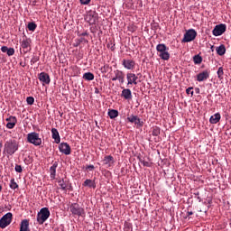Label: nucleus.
<instances>
[{
  "mask_svg": "<svg viewBox=\"0 0 231 231\" xmlns=\"http://www.w3.org/2000/svg\"><path fill=\"white\" fill-rule=\"evenodd\" d=\"M19 151V143L15 139H10L4 145V153L14 156Z\"/></svg>",
  "mask_w": 231,
  "mask_h": 231,
  "instance_id": "nucleus-1",
  "label": "nucleus"
},
{
  "mask_svg": "<svg viewBox=\"0 0 231 231\" xmlns=\"http://www.w3.org/2000/svg\"><path fill=\"white\" fill-rule=\"evenodd\" d=\"M156 50L159 53V57L162 60H169L171 59V54L169 53V47L164 43H160L156 46Z\"/></svg>",
  "mask_w": 231,
  "mask_h": 231,
  "instance_id": "nucleus-2",
  "label": "nucleus"
},
{
  "mask_svg": "<svg viewBox=\"0 0 231 231\" xmlns=\"http://www.w3.org/2000/svg\"><path fill=\"white\" fill-rule=\"evenodd\" d=\"M50 216V209L48 208H42L37 214V222L39 223V225H44Z\"/></svg>",
  "mask_w": 231,
  "mask_h": 231,
  "instance_id": "nucleus-3",
  "label": "nucleus"
},
{
  "mask_svg": "<svg viewBox=\"0 0 231 231\" xmlns=\"http://www.w3.org/2000/svg\"><path fill=\"white\" fill-rule=\"evenodd\" d=\"M27 142L37 147L42 143V139L39 137V134L36 132H32L27 134Z\"/></svg>",
  "mask_w": 231,
  "mask_h": 231,
  "instance_id": "nucleus-4",
  "label": "nucleus"
},
{
  "mask_svg": "<svg viewBox=\"0 0 231 231\" xmlns=\"http://www.w3.org/2000/svg\"><path fill=\"white\" fill-rule=\"evenodd\" d=\"M70 208V212L71 214H73V216H79L80 217V216H86V212L84 211V209L80 207V205L77 204V203H73L70 205L69 207Z\"/></svg>",
  "mask_w": 231,
  "mask_h": 231,
  "instance_id": "nucleus-5",
  "label": "nucleus"
},
{
  "mask_svg": "<svg viewBox=\"0 0 231 231\" xmlns=\"http://www.w3.org/2000/svg\"><path fill=\"white\" fill-rule=\"evenodd\" d=\"M196 37H198V32L196 30L189 29L185 32L182 42H192Z\"/></svg>",
  "mask_w": 231,
  "mask_h": 231,
  "instance_id": "nucleus-6",
  "label": "nucleus"
},
{
  "mask_svg": "<svg viewBox=\"0 0 231 231\" xmlns=\"http://www.w3.org/2000/svg\"><path fill=\"white\" fill-rule=\"evenodd\" d=\"M13 215L11 212L3 216L2 219H0V228H6L10 223H12Z\"/></svg>",
  "mask_w": 231,
  "mask_h": 231,
  "instance_id": "nucleus-7",
  "label": "nucleus"
},
{
  "mask_svg": "<svg viewBox=\"0 0 231 231\" xmlns=\"http://www.w3.org/2000/svg\"><path fill=\"white\" fill-rule=\"evenodd\" d=\"M21 48L23 50V53L32 51V39L26 38L20 42Z\"/></svg>",
  "mask_w": 231,
  "mask_h": 231,
  "instance_id": "nucleus-8",
  "label": "nucleus"
},
{
  "mask_svg": "<svg viewBox=\"0 0 231 231\" xmlns=\"http://www.w3.org/2000/svg\"><path fill=\"white\" fill-rule=\"evenodd\" d=\"M226 32V25L224 23H220L216 25L212 31V33L215 37H219V35H223Z\"/></svg>",
  "mask_w": 231,
  "mask_h": 231,
  "instance_id": "nucleus-9",
  "label": "nucleus"
},
{
  "mask_svg": "<svg viewBox=\"0 0 231 231\" xmlns=\"http://www.w3.org/2000/svg\"><path fill=\"white\" fill-rule=\"evenodd\" d=\"M60 152L65 154L66 156H69L71 154V146L68 144V143H61L59 145Z\"/></svg>",
  "mask_w": 231,
  "mask_h": 231,
  "instance_id": "nucleus-10",
  "label": "nucleus"
},
{
  "mask_svg": "<svg viewBox=\"0 0 231 231\" xmlns=\"http://www.w3.org/2000/svg\"><path fill=\"white\" fill-rule=\"evenodd\" d=\"M86 21L90 24H95L98 21V14L97 12H90L87 14Z\"/></svg>",
  "mask_w": 231,
  "mask_h": 231,
  "instance_id": "nucleus-11",
  "label": "nucleus"
},
{
  "mask_svg": "<svg viewBox=\"0 0 231 231\" xmlns=\"http://www.w3.org/2000/svg\"><path fill=\"white\" fill-rule=\"evenodd\" d=\"M5 122H7V124H6L7 129H14V127H15V125L17 124V117L14 116H10L9 117H7L5 119Z\"/></svg>",
  "mask_w": 231,
  "mask_h": 231,
  "instance_id": "nucleus-12",
  "label": "nucleus"
},
{
  "mask_svg": "<svg viewBox=\"0 0 231 231\" xmlns=\"http://www.w3.org/2000/svg\"><path fill=\"white\" fill-rule=\"evenodd\" d=\"M210 77L209 70H204L197 75L198 82H205Z\"/></svg>",
  "mask_w": 231,
  "mask_h": 231,
  "instance_id": "nucleus-13",
  "label": "nucleus"
},
{
  "mask_svg": "<svg viewBox=\"0 0 231 231\" xmlns=\"http://www.w3.org/2000/svg\"><path fill=\"white\" fill-rule=\"evenodd\" d=\"M40 82H42L43 86L44 84H50V82H51V79H50V75L46 72H42L39 74L38 77Z\"/></svg>",
  "mask_w": 231,
  "mask_h": 231,
  "instance_id": "nucleus-14",
  "label": "nucleus"
},
{
  "mask_svg": "<svg viewBox=\"0 0 231 231\" xmlns=\"http://www.w3.org/2000/svg\"><path fill=\"white\" fill-rule=\"evenodd\" d=\"M135 65H136V63L133 60H123V66L126 69H134Z\"/></svg>",
  "mask_w": 231,
  "mask_h": 231,
  "instance_id": "nucleus-15",
  "label": "nucleus"
},
{
  "mask_svg": "<svg viewBox=\"0 0 231 231\" xmlns=\"http://www.w3.org/2000/svg\"><path fill=\"white\" fill-rule=\"evenodd\" d=\"M57 167H59V162H55L50 168V176L51 180H55V176H57Z\"/></svg>",
  "mask_w": 231,
  "mask_h": 231,
  "instance_id": "nucleus-16",
  "label": "nucleus"
},
{
  "mask_svg": "<svg viewBox=\"0 0 231 231\" xmlns=\"http://www.w3.org/2000/svg\"><path fill=\"white\" fill-rule=\"evenodd\" d=\"M51 134L53 140H55V143H60V134H59V130H57V128L51 129Z\"/></svg>",
  "mask_w": 231,
  "mask_h": 231,
  "instance_id": "nucleus-17",
  "label": "nucleus"
},
{
  "mask_svg": "<svg viewBox=\"0 0 231 231\" xmlns=\"http://www.w3.org/2000/svg\"><path fill=\"white\" fill-rule=\"evenodd\" d=\"M103 163L108 167H111L113 163H115V158H113L111 155H106L103 160Z\"/></svg>",
  "mask_w": 231,
  "mask_h": 231,
  "instance_id": "nucleus-18",
  "label": "nucleus"
},
{
  "mask_svg": "<svg viewBox=\"0 0 231 231\" xmlns=\"http://www.w3.org/2000/svg\"><path fill=\"white\" fill-rule=\"evenodd\" d=\"M128 84H136V80L138 79V77H136V75H134V73H128L126 76Z\"/></svg>",
  "mask_w": 231,
  "mask_h": 231,
  "instance_id": "nucleus-19",
  "label": "nucleus"
},
{
  "mask_svg": "<svg viewBox=\"0 0 231 231\" xmlns=\"http://www.w3.org/2000/svg\"><path fill=\"white\" fill-rule=\"evenodd\" d=\"M83 187H89V189H97V184L95 183V180L87 179L83 183Z\"/></svg>",
  "mask_w": 231,
  "mask_h": 231,
  "instance_id": "nucleus-20",
  "label": "nucleus"
},
{
  "mask_svg": "<svg viewBox=\"0 0 231 231\" xmlns=\"http://www.w3.org/2000/svg\"><path fill=\"white\" fill-rule=\"evenodd\" d=\"M221 120V114L217 113L214 116H211L209 118V123L210 124H217Z\"/></svg>",
  "mask_w": 231,
  "mask_h": 231,
  "instance_id": "nucleus-21",
  "label": "nucleus"
},
{
  "mask_svg": "<svg viewBox=\"0 0 231 231\" xmlns=\"http://www.w3.org/2000/svg\"><path fill=\"white\" fill-rule=\"evenodd\" d=\"M115 75L119 82H121V84H124V79H125V75L124 74V72L120 70H116Z\"/></svg>",
  "mask_w": 231,
  "mask_h": 231,
  "instance_id": "nucleus-22",
  "label": "nucleus"
},
{
  "mask_svg": "<svg viewBox=\"0 0 231 231\" xmlns=\"http://www.w3.org/2000/svg\"><path fill=\"white\" fill-rule=\"evenodd\" d=\"M122 97H124V98H125V100L131 99V97H133V95L131 94V89H129V88L123 89Z\"/></svg>",
  "mask_w": 231,
  "mask_h": 231,
  "instance_id": "nucleus-23",
  "label": "nucleus"
},
{
  "mask_svg": "<svg viewBox=\"0 0 231 231\" xmlns=\"http://www.w3.org/2000/svg\"><path fill=\"white\" fill-rule=\"evenodd\" d=\"M58 183H59V185L60 186V189H61L62 190H66V189H68V185H69L68 180H65L64 179H62V180H60L58 181Z\"/></svg>",
  "mask_w": 231,
  "mask_h": 231,
  "instance_id": "nucleus-24",
  "label": "nucleus"
},
{
  "mask_svg": "<svg viewBox=\"0 0 231 231\" xmlns=\"http://www.w3.org/2000/svg\"><path fill=\"white\" fill-rule=\"evenodd\" d=\"M217 55L223 56L225 53H226V48H225V45H220L217 48Z\"/></svg>",
  "mask_w": 231,
  "mask_h": 231,
  "instance_id": "nucleus-25",
  "label": "nucleus"
},
{
  "mask_svg": "<svg viewBox=\"0 0 231 231\" xmlns=\"http://www.w3.org/2000/svg\"><path fill=\"white\" fill-rule=\"evenodd\" d=\"M108 116L113 120L118 116V110L110 109L108 110Z\"/></svg>",
  "mask_w": 231,
  "mask_h": 231,
  "instance_id": "nucleus-26",
  "label": "nucleus"
},
{
  "mask_svg": "<svg viewBox=\"0 0 231 231\" xmlns=\"http://www.w3.org/2000/svg\"><path fill=\"white\" fill-rule=\"evenodd\" d=\"M83 79L85 80H95V75L91 72H86L84 75H83Z\"/></svg>",
  "mask_w": 231,
  "mask_h": 231,
  "instance_id": "nucleus-27",
  "label": "nucleus"
},
{
  "mask_svg": "<svg viewBox=\"0 0 231 231\" xmlns=\"http://www.w3.org/2000/svg\"><path fill=\"white\" fill-rule=\"evenodd\" d=\"M9 187L12 190H15L16 189H19V184H17V182H15V179L13 178L10 180Z\"/></svg>",
  "mask_w": 231,
  "mask_h": 231,
  "instance_id": "nucleus-28",
  "label": "nucleus"
},
{
  "mask_svg": "<svg viewBox=\"0 0 231 231\" xmlns=\"http://www.w3.org/2000/svg\"><path fill=\"white\" fill-rule=\"evenodd\" d=\"M150 133H152V136H158V134H160V127L158 126L152 127Z\"/></svg>",
  "mask_w": 231,
  "mask_h": 231,
  "instance_id": "nucleus-29",
  "label": "nucleus"
},
{
  "mask_svg": "<svg viewBox=\"0 0 231 231\" xmlns=\"http://www.w3.org/2000/svg\"><path fill=\"white\" fill-rule=\"evenodd\" d=\"M27 28L29 32H35V30H37V25L35 24V23L31 22L28 23Z\"/></svg>",
  "mask_w": 231,
  "mask_h": 231,
  "instance_id": "nucleus-30",
  "label": "nucleus"
},
{
  "mask_svg": "<svg viewBox=\"0 0 231 231\" xmlns=\"http://www.w3.org/2000/svg\"><path fill=\"white\" fill-rule=\"evenodd\" d=\"M40 59L41 58L39 57V55L33 53L32 58L31 59V66H33V64L39 62Z\"/></svg>",
  "mask_w": 231,
  "mask_h": 231,
  "instance_id": "nucleus-31",
  "label": "nucleus"
},
{
  "mask_svg": "<svg viewBox=\"0 0 231 231\" xmlns=\"http://www.w3.org/2000/svg\"><path fill=\"white\" fill-rule=\"evenodd\" d=\"M193 62L194 64H201V62H203V58H201L199 55H195L193 57Z\"/></svg>",
  "mask_w": 231,
  "mask_h": 231,
  "instance_id": "nucleus-32",
  "label": "nucleus"
},
{
  "mask_svg": "<svg viewBox=\"0 0 231 231\" xmlns=\"http://www.w3.org/2000/svg\"><path fill=\"white\" fill-rule=\"evenodd\" d=\"M128 122H131V124H135V122H138V116H130L127 117Z\"/></svg>",
  "mask_w": 231,
  "mask_h": 231,
  "instance_id": "nucleus-33",
  "label": "nucleus"
},
{
  "mask_svg": "<svg viewBox=\"0 0 231 231\" xmlns=\"http://www.w3.org/2000/svg\"><path fill=\"white\" fill-rule=\"evenodd\" d=\"M26 102H27L28 106H33V104L35 102V98H33V97H28L26 98Z\"/></svg>",
  "mask_w": 231,
  "mask_h": 231,
  "instance_id": "nucleus-34",
  "label": "nucleus"
},
{
  "mask_svg": "<svg viewBox=\"0 0 231 231\" xmlns=\"http://www.w3.org/2000/svg\"><path fill=\"white\" fill-rule=\"evenodd\" d=\"M6 54L8 55V57H12L15 54V50L14 48H9L7 49Z\"/></svg>",
  "mask_w": 231,
  "mask_h": 231,
  "instance_id": "nucleus-35",
  "label": "nucleus"
},
{
  "mask_svg": "<svg viewBox=\"0 0 231 231\" xmlns=\"http://www.w3.org/2000/svg\"><path fill=\"white\" fill-rule=\"evenodd\" d=\"M192 89H194V88H192V87L188 88L186 89L187 95H191V97H193L194 96V91H192Z\"/></svg>",
  "mask_w": 231,
  "mask_h": 231,
  "instance_id": "nucleus-36",
  "label": "nucleus"
},
{
  "mask_svg": "<svg viewBox=\"0 0 231 231\" xmlns=\"http://www.w3.org/2000/svg\"><path fill=\"white\" fill-rule=\"evenodd\" d=\"M14 171L19 173L23 172V166L16 164L14 167Z\"/></svg>",
  "mask_w": 231,
  "mask_h": 231,
  "instance_id": "nucleus-37",
  "label": "nucleus"
},
{
  "mask_svg": "<svg viewBox=\"0 0 231 231\" xmlns=\"http://www.w3.org/2000/svg\"><path fill=\"white\" fill-rule=\"evenodd\" d=\"M217 73L218 79H221L223 77V74H224L223 67L218 68V70H217Z\"/></svg>",
  "mask_w": 231,
  "mask_h": 231,
  "instance_id": "nucleus-38",
  "label": "nucleus"
},
{
  "mask_svg": "<svg viewBox=\"0 0 231 231\" xmlns=\"http://www.w3.org/2000/svg\"><path fill=\"white\" fill-rule=\"evenodd\" d=\"M135 125H137V127H142L143 125V122L140 120V118H138V121H135Z\"/></svg>",
  "mask_w": 231,
  "mask_h": 231,
  "instance_id": "nucleus-39",
  "label": "nucleus"
},
{
  "mask_svg": "<svg viewBox=\"0 0 231 231\" xmlns=\"http://www.w3.org/2000/svg\"><path fill=\"white\" fill-rule=\"evenodd\" d=\"M82 5H89L91 0H79Z\"/></svg>",
  "mask_w": 231,
  "mask_h": 231,
  "instance_id": "nucleus-40",
  "label": "nucleus"
},
{
  "mask_svg": "<svg viewBox=\"0 0 231 231\" xmlns=\"http://www.w3.org/2000/svg\"><path fill=\"white\" fill-rule=\"evenodd\" d=\"M8 49H9V48H7L6 46H3V47L1 48V51H2L3 53H7V52H8Z\"/></svg>",
  "mask_w": 231,
  "mask_h": 231,
  "instance_id": "nucleus-41",
  "label": "nucleus"
},
{
  "mask_svg": "<svg viewBox=\"0 0 231 231\" xmlns=\"http://www.w3.org/2000/svg\"><path fill=\"white\" fill-rule=\"evenodd\" d=\"M87 169H88V171H94L95 170V166L93 164L88 165Z\"/></svg>",
  "mask_w": 231,
  "mask_h": 231,
  "instance_id": "nucleus-42",
  "label": "nucleus"
},
{
  "mask_svg": "<svg viewBox=\"0 0 231 231\" xmlns=\"http://www.w3.org/2000/svg\"><path fill=\"white\" fill-rule=\"evenodd\" d=\"M106 68H108L107 65H105L104 67L101 68V71L102 73H106L107 70L106 69Z\"/></svg>",
  "mask_w": 231,
  "mask_h": 231,
  "instance_id": "nucleus-43",
  "label": "nucleus"
},
{
  "mask_svg": "<svg viewBox=\"0 0 231 231\" xmlns=\"http://www.w3.org/2000/svg\"><path fill=\"white\" fill-rule=\"evenodd\" d=\"M1 149H3V142H0V156H1Z\"/></svg>",
  "mask_w": 231,
  "mask_h": 231,
  "instance_id": "nucleus-44",
  "label": "nucleus"
},
{
  "mask_svg": "<svg viewBox=\"0 0 231 231\" xmlns=\"http://www.w3.org/2000/svg\"><path fill=\"white\" fill-rule=\"evenodd\" d=\"M112 80L115 82L116 80H118V78H116V77H114V78L112 79Z\"/></svg>",
  "mask_w": 231,
  "mask_h": 231,
  "instance_id": "nucleus-45",
  "label": "nucleus"
},
{
  "mask_svg": "<svg viewBox=\"0 0 231 231\" xmlns=\"http://www.w3.org/2000/svg\"><path fill=\"white\" fill-rule=\"evenodd\" d=\"M194 214L192 211H188V216H192Z\"/></svg>",
  "mask_w": 231,
  "mask_h": 231,
  "instance_id": "nucleus-46",
  "label": "nucleus"
},
{
  "mask_svg": "<svg viewBox=\"0 0 231 231\" xmlns=\"http://www.w3.org/2000/svg\"><path fill=\"white\" fill-rule=\"evenodd\" d=\"M95 93H96V94H98V88H96V89H95Z\"/></svg>",
  "mask_w": 231,
  "mask_h": 231,
  "instance_id": "nucleus-47",
  "label": "nucleus"
},
{
  "mask_svg": "<svg viewBox=\"0 0 231 231\" xmlns=\"http://www.w3.org/2000/svg\"><path fill=\"white\" fill-rule=\"evenodd\" d=\"M111 50H112V51H114V50H115V45H113V46L111 47Z\"/></svg>",
  "mask_w": 231,
  "mask_h": 231,
  "instance_id": "nucleus-48",
  "label": "nucleus"
},
{
  "mask_svg": "<svg viewBox=\"0 0 231 231\" xmlns=\"http://www.w3.org/2000/svg\"><path fill=\"white\" fill-rule=\"evenodd\" d=\"M3 190V186L0 185V192Z\"/></svg>",
  "mask_w": 231,
  "mask_h": 231,
  "instance_id": "nucleus-49",
  "label": "nucleus"
},
{
  "mask_svg": "<svg viewBox=\"0 0 231 231\" xmlns=\"http://www.w3.org/2000/svg\"><path fill=\"white\" fill-rule=\"evenodd\" d=\"M143 167H145V162H143Z\"/></svg>",
  "mask_w": 231,
  "mask_h": 231,
  "instance_id": "nucleus-50",
  "label": "nucleus"
},
{
  "mask_svg": "<svg viewBox=\"0 0 231 231\" xmlns=\"http://www.w3.org/2000/svg\"><path fill=\"white\" fill-rule=\"evenodd\" d=\"M145 165H146V167H147V166H149V163H148V162H146V163H145Z\"/></svg>",
  "mask_w": 231,
  "mask_h": 231,
  "instance_id": "nucleus-51",
  "label": "nucleus"
},
{
  "mask_svg": "<svg viewBox=\"0 0 231 231\" xmlns=\"http://www.w3.org/2000/svg\"><path fill=\"white\" fill-rule=\"evenodd\" d=\"M82 35L84 36V35H88V33H82Z\"/></svg>",
  "mask_w": 231,
  "mask_h": 231,
  "instance_id": "nucleus-52",
  "label": "nucleus"
}]
</instances>
